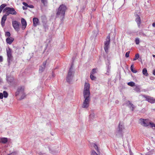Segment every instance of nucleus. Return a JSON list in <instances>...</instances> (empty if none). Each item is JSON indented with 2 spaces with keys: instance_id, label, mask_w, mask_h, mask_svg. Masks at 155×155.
<instances>
[{
  "instance_id": "obj_43",
  "label": "nucleus",
  "mask_w": 155,
  "mask_h": 155,
  "mask_svg": "<svg viewBox=\"0 0 155 155\" xmlns=\"http://www.w3.org/2000/svg\"><path fill=\"white\" fill-rule=\"evenodd\" d=\"M3 95L2 93H0V99H2L3 97Z\"/></svg>"
},
{
  "instance_id": "obj_51",
  "label": "nucleus",
  "mask_w": 155,
  "mask_h": 155,
  "mask_svg": "<svg viewBox=\"0 0 155 155\" xmlns=\"http://www.w3.org/2000/svg\"><path fill=\"white\" fill-rule=\"evenodd\" d=\"M152 26H153V27H155V22H153V23L152 24Z\"/></svg>"
},
{
  "instance_id": "obj_39",
  "label": "nucleus",
  "mask_w": 155,
  "mask_h": 155,
  "mask_svg": "<svg viewBox=\"0 0 155 155\" xmlns=\"http://www.w3.org/2000/svg\"><path fill=\"white\" fill-rule=\"evenodd\" d=\"M96 72V69L95 68H94L92 70V71L91 72V74H93L95 73Z\"/></svg>"
},
{
  "instance_id": "obj_22",
  "label": "nucleus",
  "mask_w": 155,
  "mask_h": 155,
  "mask_svg": "<svg viewBox=\"0 0 155 155\" xmlns=\"http://www.w3.org/2000/svg\"><path fill=\"white\" fill-rule=\"evenodd\" d=\"M72 76H67L66 78V81L68 83L70 84L72 80Z\"/></svg>"
},
{
  "instance_id": "obj_3",
  "label": "nucleus",
  "mask_w": 155,
  "mask_h": 155,
  "mask_svg": "<svg viewBox=\"0 0 155 155\" xmlns=\"http://www.w3.org/2000/svg\"><path fill=\"white\" fill-rule=\"evenodd\" d=\"M24 87H19L17 89V91L15 93V96L20 95H21V98L18 100H21L24 99L25 97V94L24 93Z\"/></svg>"
},
{
  "instance_id": "obj_61",
  "label": "nucleus",
  "mask_w": 155,
  "mask_h": 155,
  "mask_svg": "<svg viewBox=\"0 0 155 155\" xmlns=\"http://www.w3.org/2000/svg\"><path fill=\"white\" fill-rule=\"evenodd\" d=\"M114 0H110V1L112 2H113Z\"/></svg>"
},
{
  "instance_id": "obj_49",
  "label": "nucleus",
  "mask_w": 155,
  "mask_h": 155,
  "mask_svg": "<svg viewBox=\"0 0 155 155\" xmlns=\"http://www.w3.org/2000/svg\"><path fill=\"white\" fill-rule=\"evenodd\" d=\"M11 52H12V50L10 49V61L11 60L12 58V55L11 54Z\"/></svg>"
},
{
  "instance_id": "obj_6",
  "label": "nucleus",
  "mask_w": 155,
  "mask_h": 155,
  "mask_svg": "<svg viewBox=\"0 0 155 155\" xmlns=\"http://www.w3.org/2000/svg\"><path fill=\"white\" fill-rule=\"evenodd\" d=\"M90 96L89 95H84L85 100H84L83 104L82 105V107L84 108H87L89 106V102L90 101Z\"/></svg>"
},
{
  "instance_id": "obj_59",
  "label": "nucleus",
  "mask_w": 155,
  "mask_h": 155,
  "mask_svg": "<svg viewBox=\"0 0 155 155\" xmlns=\"http://www.w3.org/2000/svg\"><path fill=\"white\" fill-rule=\"evenodd\" d=\"M9 79V77H8L7 76V80L8 81Z\"/></svg>"
},
{
  "instance_id": "obj_26",
  "label": "nucleus",
  "mask_w": 155,
  "mask_h": 155,
  "mask_svg": "<svg viewBox=\"0 0 155 155\" xmlns=\"http://www.w3.org/2000/svg\"><path fill=\"white\" fill-rule=\"evenodd\" d=\"M16 12L13 8H10V14L12 15H16Z\"/></svg>"
},
{
  "instance_id": "obj_31",
  "label": "nucleus",
  "mask_w": 155,
  "mask_h": 155,
  "mask_svg": "<svg viewBox=\"0 0 155 155\" xmlns=\"http://www.w3.org/2000/svg\"><path fill=\"white\" fill-rule=\"evenodd\" d=\"M134 65H132L130 67V70L133 73H136L137 72V71L136 70H134Z\"/></svg>"
},
{
  "instance_id": "obj_27",
  "label": "nucleus",
  "mask_w": 155,
  "mask_h": 155,
  "mask_svg": "<svg viewBox=\"0 0 155 155\" xmlns=\"http://www.w3.org/2000/svg\"><path fill=\"white\" fill-rule=\"evenodd\" d=\"M134 88V90L137 92H140V90L139 88V86L138 85H136Z\"/></svg>"
},
{
  "instance_id": "obj_45",
  "label": "nucleus",
  "mask_w": 155,
  "mask_h": 155,
  "mask_svg": "<svg viewBox=\"0 0 155 155\" xmlns=\"http://www.w3.org/2000/svg\"><path fill=\"white\" fill-rule=\"evenodd\" d=\"M14 38L12 37H10V44L12 43L14 41Z\"/></svg>"
},
{
  "instance_id": "obj_41",
  "label": "nucleus",
  "mask_w": 155,
  "mask_h": 155,
  "mask_svg": "<svg viewBox=\"0 0 155 155\" xmlns=\"http://www.w3.org/2000/svg\"><path fill=\"white\" fill-rule=\"evenodd\" d=\"M47 60H46V61H45L43 62V65H42V66L45 68Z\"/></svg>"
},
{
  "instance_id": "obj_55",
  "label": "nucleus",
  "mask_w": 155,
  "mask_h": 155,
  "mask_svg": "<svg viewBox=\"0 0 155 155\" xmlns=\"http://www.w3.org/2000/svg\"><path fill=\"white\" fill-rule=\"evenodd\" d=\"M13 48H15L16 49V50H17L18 49V47H15V46H13Z\"/></svg>"
},
{
  "instance_id": "obj_44",
  "label": "nucleus",
  "mask_w": 155,
  "mask_h": 155,
  "mask_svg": "<svg viewBox=\"0 0 155 155\" xmlns=\"http://www.w3.org/2000/svg\"><path fill=\"white\" fill-rule=\"evenodd\" d=\"M73 63L71 65V67H70L69 70H70L71 71H72L73 67Z\"/></svg>"
},
{
  "instance_id": "obj_21",
  "label": "nucleus",
  "mask_w": 155,
  "mask_h": 155,
  "mask_svg": "<svg viewBox=\"0 0 155 155\" xmlns=\"http://www.w3.org/2000/svg\"><path fill=\"white\" fill-rule=\"evenodd\" d=\"M41 2L43 4L45 7H47L48 6V0H41Z\"/></svg>"
},
{
  "instance_id": "obj_42",
  "label": "nucleus",
  "mask_w": 155,
  "mask_h": 155,
  "mask_svg": "<svg viewBox=\"0 0 155 155\" xmlns=\"http://www.w3.org/2000/svg\"><path fill=\"white\" fill-rule=\"evenodd\" d=\"M94 147L95 149L97 151H98V147L96 144H94Z\"/></svg>"
},
{
  "instance_id": "obj_40",
  "label": "nucleus",
  "mask_w": 155,
  "mask_h": 155,
  "mask_svg": "<svg viewBox=\"0 0 155 155\" xmlns=\"http://www.w3.org/2000/svg\"><path fill=\"white\" fill-rule=\"evenodd\" d=\"M130 53V51H128L126 53L125 57L126 58H128L129 57Z\"/></svg>"
},
{
  "instance_id": "obj_58",
  "label": "nucleus",
  "mask_w": 155,
  "mask_h": 155,
  "mask_svg": "<svg viewBox=\"0 0 155 155\" xmlns=\"http://www.w3.org/2000/svg\"><path fill=\"white\" fill-rule=\"evenodd\" d=\"M39 155H42V154L40 152V153L39 154Z\"/></svg>"
},
{
  "instance_id": "obj_1",
  "label": "nucleus",
  "mask_w": 155,
  "mask_h": 155,
  "mask_svg": "<svg viewBox=\"0 0 155 155\" xmlns=\"http://www.w3.org/2000/svg\"><path fill=\"white\" fill-rule=\"evenodd\" d=\"M67 8L64 4H61L59 7L56 15L57 17L60 18L61 20L62 21L65 17V12Z\"/></svg>"
},
{
  "instance_id": "obj_15",
  "label": "nucleus",
  "mask_w": 155,
  "mask_h": 155,
  "mask_svg": "<svg viewBox=\"0 0 155 155\" xmlns=\"http://www.w3.org/2000/svg\"><path fill=\"white\" fill-rule=\"evenodd\" d=\"M3 12H6L5 15H9L10 14V8L6 7L3 9Z\"/></svg>"
},
{
  "instance_id": "obj_57",
  "label": "nucleus",
  "mask_w": 155,
  "mask_h": 155,
  "mask_svg": "<svg viewBox=\"0 0 155 155\" xmlns=\"http://www.w3.org/2000/svg\"><path fill=\"white\" fill-rule=\"evenodd\" d=\"M2 9L0 8V13L2 12Z\"/></svg>"
},
{
  "instance_id": "obj_60",
  "label": "nucleus",
  "mask_w": 155,
  "mask_h": 155,
  "mask_svg": "<svg viewBox=\"0 0 155 155\" xmlns=\"http://www.w3.org/2000/svg\"><path fill=\"white\" fill-rule=\"evenodd\" d=\"M152 56H153V57H154V58H155V55L153 54V55H152Z\"/></svg>"
},
{
  "instance_id": "obj_38",
  "label": "nucleus",
  "mask_w": 155,
  "mask_h": 155,
  "mask_svg": "<svg viewBox=\"0 0 155 155\" xmlns=\"http://www.w3.org/2000/svg\"><path fill=\"white\" fill-rule=\"evenodd\" d=\"M90 78L92 80H94L95 78V77L92 74H91Z\"/></svg>"
},
{
  "instance_id": "obj_12",
  "label": "nucleus",
  "mask_w": 155,
  "mask_h": 155,
  "mask_svg": "<svg viewBox=\"0 0 155 155\" xmlns=\"http://www.w3.org/2000/svg\"><path fill=\"white\" fill-rule=\"evenodd\" d=\"M135 16L136 17L135 21L137 22L138 27H139L140 26V25L141 24L140 17L139 15L137 14H136Z\"/></svg>"
},
{
  "instance_id": "obj_16",
  "label": "nucleus",
  "mask_w": 155,
  "mask_h": 155,
  "mask_svg": "<svg viewBox=\"0 0 155 155\" xmlns=\"http://www.w3.org/2000/svg\"><path fill=\"white\" fill-rule=\"evenodd\" d=\"M8 15H4L2 18L1 25L2 27L5 25V22L7 16Z\"/></svg>"
},
{
  "instance_id": "obj_56",
  "label": "nucleus",
  "mask_w": 155,
  "mask_h": 155,
  "mask_svg": "<svg viewBox=\"0 0 155 155\" xmlns=\"http://www.w3.org/2000/svg\"><path fill=\"white\" fill-rule=\"evenodd\" d=\"M52 75L53 76V77H54V72L52 71Z\"/></svg>"
},
{
  "instance_id": "obj_50",
  "label": "nucleus",
  "mask_w": 155,
  "mask_h": 155,
  "mask_svg": "<svg viewBox=\"0 0 155 155\" xmlns=\"http://www.w3.org/2000/svg\"><path fill=\"white\" fill-rule=\"evenodd\" d=\"M13 80V77H10V85H11V84H12V82L11 81V80Z\"/></svg>"
},
{
  "instance_id": "obj_30",
  "label": "nucleus",
  "mask_w": 155,
  "mask_h": 155,
  "mask_svg": "<svg viewBox=\"0 0 155 155\" xmlns=\"http://www.w3.org/2000/svg\"><path fill=\"white\" fill-rule=\"evenodd\" d=\"M3 97L5 98H7L8 96V94L5 91H4L3 93Z\"/></svg>"
},
{
  "instance_id": "obj_14",
  "label": "nucleus",
  "mask_w": 155,
  "mask_h": 155,
  "mask_svg": "<svg viewBox=\"0 0 155 155\" xmlns=\"http://www.w3.org/2000/svg\"><path fill=\"white\" fill-rule=\"evenodd\" d=\"M6 51L8 56L7 60L9 64L10 63V47L8 46L6 48Z\"/></svg>"
},
{
  "instance_id": "obj_32",
  "label": "nucleus",
  "mask_w": 155,
  "mask_h": 155,
  "mask_svg": "<svg viewBox=\"0 0 155 155\" xmlns=\"http://www.w3.org/2000/svg\"><path fill=\"white\" fill-rule=\"evenodd\" d=\"M72 73H73L72 71L69 70L67 76H70L73 77V76L72 75Z\"/></svg>"
},
{
  "instance_id": "obj_52",
  "label": "nucleus",
  "mask_w": 155,
  "mask_h": 155,
  "mask_svg": "<svg viewBox=\"0 0 155 155\" xmlns=\"http://www.w3.org/2000/svg\"><path fill=\"white\" fill-rule=\"evenodd\" d=\"M153 74L155 75V70H154L153 71Z\"/></svg>"
},
{
  "instance_id": "obj_37",
  "label": "nucleus",
  "mask_w": 155,
  "mask_h": 155,
  "mask_svg": "<svg viewBox=\"0 0 155 155\" xmlns=\"http://www.w3.org/2000/svg\"><path fill=\"white\" fill-rule=\"evenodd\" d=\"M7 5L6 4H3L1 5V6H0V8L3 10L4 9V8Z\"/></svg>"
},
{
  "instance_id": "obj_9",
  "label": "nucleus",
  "mask_w": 155,
  "mask_h": 155,
  "mask_svg": "<svg viewBox=\"0 0 155 155\" xmlns=\"http://www.w3.org/2000/svg\"><path fill=\"white\" fill-rule=\"evenodd\" d=\"M142 96L145 98V100L149 102L152 104L155 103V99H153V97L145 95H143Z\"/></svg>"
},
{
  "instance_id": "obj_54",
  "label": "nucleus",
  "mask_w": 155,
  "mask_h": 155,
  "mask_svg": "<svg viewBox=\"0 0 155 155\" xmlns=\"http://www.w3.org/2000/svg\"><path fill=\"white\" fill-rule=\"evenodd\" d=\"M119 101L118 100H116L115 101L116 103H118Z\"/></svg>"
},
{
  "instance_id": "obj_13",
  "label": "nucleus",
  "mask_w": 155,
  "mask_h": 155,
  "mask_svg": "<svg viewBox=\"0 0 155 155\" xmlns=\"http://www.w3.org/2000/svg\"><path fill=\"white\" fill-rule=\"evenodd\" d=\"M21 22L22 24V30H24L27 26V22L24 18H22L21 19Z\"/></svg>"
},
{
  "instance_id": "obj_48",
  "label": "nucleus",
  "mask_w": 155,
  "mask_h": 155,
  "mask_svg": "<svg viewBox=\"0 0 155 155\" xmlns=\"http://www.w3.org/2000/svg\"><path fill=\"white\" fill-rule=\"evenodd\" d=\"M22 8H23V9H24V10H26V9H27V7L26 6H23L22 7Z\"/></svg>"
},
{
  "instance_id": "obj_23",
  "label": "nucleus",
  "mask_w": 155,
  "mask_h": 155,
  "mask_svg": "<svg viewBox=\"0 0 155 155\" xmlns=\"http://www.w3.org/2000/svg\"><path fill=\"white\" fill-rule=\"evenodd\" d=\"M95 117V114L94 113H92L89 116V120L90 121H92L93 120V118Z\"/></svg>"
},
{
  "instance_id": "obj_46",
  "label": "nucleus",
  "mask_w": 155,
  "mask_h": 155,
  "mask_svg": "<svg viewBox=\"0 0 155 155\" xmlns=\"http://www.w3.org/2000/svg\"><path fill=\"white\" fill-rule=\"evenodd\" d=\"M17 153L15 152H13L10 153V155H17Z\"/></svg>"
},
{
  "instance_id": "obj_36",
  "label": "nucleus",
  "mask_w": 155,
  "mask_h": 155,
  "mask_svg": "<svg viewBox=\"0 0 155 155\" xmlns=\"http://www.w3.org/2000/svg\"><path fill=\"white\" fill-rule=\"evenodd\" d=\"M91 155H98V154L94 151L92 150L91 152Z\"/></svg>"
},
{
  "instance_id": "obj_2",
  "label": "nucleus",
  "mask_w": 155,
  "mask_h": 155,
  "mask_svg": "<svg viewBox=\"0 0 155 155\" xmlns=\"http://www.w3.org/2000/svg\"><path fill=\"white\" fill-rule=\"evenodd\" d=\"M124 129L125 128L123 123L120 122L115 132L116 136L118 137H123Z\"/></svg>"
},
{
  "instance_id": "obj_33",
  "label": "nucleus",
  "mask_w": 155,
  "mask_h": 155,
  "mask_svg": "<svg viewBox=\"0 0 155 155\" xmlns=\"http://www.w3.org/2000/svg\"><path fill=\"white\" fill-rule=\"evenodd\" d=\"M139 57V54L138 53L136 54L135 55V58L133 59L134 61H135Z\"/></svg>"
},
{
  "instance_id": "obj_10",
  "label": "nucleus",
  "mask_w": 155,
  "mask_h": 155,
  "mask_svg": "<svg viewBox=\"0 0 155 155\" xmlns=\"http://www.w3.org/2000/svg\"><path fill=\"white\" fill-rule=\"evenodd\" d=\"M33 26L35 27L37 25H39L40 22L38 19L36 17H34L33 18Z\"/></svg>"
},
{
  "instance_id": "obj_47",
  "label": "nucleus",
  "mask_w": 155,
  "mask_h": 155,
  "mask_svg": "<svg viewBox=\"0 0 155 155\" xmlns=\"http://www.w3.org/2000/svg\"><path fill=\"white\" fill-rule=\"evenodd\" d=\"M3 61V58L2 56H0V62H2Z\"/></svg>"
},
{
  "instance_id": "obj_4",
  "label": "nucleus",
  "mask_w": 155,
  "mask_h": 155,
  "mask_svg": "<svg viewBox=\"0 0 155 155\" xmlns=\"http://www.w3.org/2000/svg\"><path fill=\"white\" fill-rule=\"evenodd\" d=\"M140 124L141 125L144 127H147L150 125V126L153 128L155 127L154 129H155V124L149 121V120L147 119H143L141 118L140 119Z\"/></svg>"
},
{
  "instance_id": "obj_24",
  "label": "nucleus",
  "mask_w": 155,
  "mask_h": 155,
  "mask_svg": "<svg viewBox=\"0 0 155 155\" xmlns=\"http://www.w3.org/2000/svg\"><path fill=\"white\" fill-rule=\"evenodd\" d=\"M23 4L25 6H26L27 7H29L31 8H34V6L33 5H28L25 2H23Z\"/></svg>"
},
{
  "instance_id": "obj_5",
  "label": "nucleus",
  "mask_w": 155,
  "mask_h": 155,
  "mask_svg": "<svg viewBox=\"0 0 155 155\" xmlns=\"http://www.w3.org/2000/svg\"><path fill=\"white\" fill-rule=\"evenodd\" d=\"M110 36L109 35L107 36L106 41L104 42V49L106 53L108 52V49L110 48Z\"/></svg>"
},
{
  "instance_id": "obj_53",
  "label": "nucleus",
  "mask_w": 155,
  "mask_h": 155,
  "mask_svg": "<svg viewBox=\"0 0 155 155\" xmlns=\"http://www.w3.org/2000/svg\"><path fill=\"white\" fill-rule=\"evenodd\" d=\"M130 155H133V153L131 152V150L130 151Z\"/></svg>"
},
{
  "instance_id": "obj_11",
  "label": "nucleus",
  "mask_w": 155,
  "mask_h": 155,
  "mask_svg": "<svg viewBox=\"0 0 155 155\" xmlns=\"http://www.w3.org/2000/svg\"><path fill=\"white\" fill-rule=\"evenodd\" d=\"M126 104L127 106H128L130 109L131 108L132 111L134 110V106L133 104L131 103L130 101H126Z\"/></svg>"
},
{
  "instance_id": "obj_28",
  "label": "nucleus",
  "mask_w": 155,
  "mask_h": 155,
  "mask_svg": "<svg viewBox=\"0 0 155 155\" xmlns=\"http://www.w3.org/2000/svg\"><path fill=\"white\" fill-rule=\"evenodd\" d=\"M45 67L42 66H40V68L39 70V73H42V72L44 71L45 68Z\"/></svg>"
},
{
  "instance_id": "obj_29",
  "label": "nucleus",
  "mask_w": 155,
  "mask_h": 155,
  "mask_svg": "<svg viewBox=\"0 0 155 155\" xmlns=\"http://www.w3.org/2000/svg\"><path fill=\"white\" fill-rule=\"evenodd\" d=\"M128 85L131 87H133L135 86V83L131 81L127 83Z\"/></svg>"
},
{
  "instance_id": "obj_7",
  "label": "nucleus",
  "mask_w": 155,
  "mask_h": 155,
  "mask_svg": "<svg viewBox=\"0 0 155 155\" xmlns=\"http://www.w3.org/2000/svg\"><path fill=\"white\" fill-rule=\"evenodd\" d=\"M89 88V84L85 83L84 85V89L83 91L84 95L90 96V94Z\"/></svg>"
},
{
  "instance_id": "obj_18",
  "label": "nucleus",
  "mask_w": 155,
  "mask_h": 155,
  "mask_svg": "<svg viewBox=\"0 0 155 155\" xmlns=\"http://www.w3.org/2000/svg\"><path fill=\"white\" fill-rule=\"evenodd\" d=\"M110 62L108 61V64H107V73H106V74L109 75V73L110 71V69L111 68V66L110 65Z\"/></svg>"
},
{
  "instance_id": "obj_20",
  "label": "nucleus",
  "mask_w": 155,
  "mask_h": 155,
  "mask_svg": "<svg viewBox=\"0 0 155 155\" xmlns=\"http://www.w3.org/2000/svg\"><path fill=\"white\" fill-rule=\"evenodd\" d=\"M42 22L43 23V25L45 31H46L48 29V26L46 24L45 21H42Z\"/></svg>"
},
{
  "instance_id": "obj_19",
  "label": "nucleus",
  "mask_w": 155,
  "mask_h": 155,
  "mask_svg": "<svg viewBox=\"0 0 155 155\" xmlns=\"http://www.w3.org/2000/svg\"><path fill=\"white\" fill-rule=\"evenodd\" d=\"M8 139L6 138H0V143H5L7 142Z\"/></svg>"
},
{
  "instance_id": "obj_25",
  "label": "nucleus",
  "mask_w": 155,
  "mask_h": 155,
  "mask_svg": "<svg viewBox=\"0 0 155 155\" xmlns=\"http://www.w3.org/2000/svg\"><path fill=\"white\" fill-rule=\"evenodd\" d=\"M143 74L146 76H147L148 74L147 73V69L146 68H144L142 71Z\"/></svg>"
},
{
  "instance_id": "obj_8",
  "label": "nucleus",
  "mask_w": 155,
  "mask_h": 155,
  "mask_svg": "<svg viewBox=\"0 0 155 155\" xmlns=\"http://www.w3.org/2000/svg\"><path fill=\"white\" fill-rule=\"evenodd\" d=\"M12 24L15 29L16 31H19V25L20 23L16 21H12Z\"/></svg>"
},
{
  "instance_id": "obj_34",
  "label": "nucleus",
  "mask_w": 155,
  "mask_h": 155,
  "mask_svg": "<svg viewBox=\"0 0 155 155\" xmlns=\"http://www.w3.org/2000/svg\"><path fill=\"white\" fill-rule=\"evenodd\" d=\"M139 35H143V36H146L147 35H146L143 32V31L142 30H140L139 33Z\"/></svg>"
},
{
  "instance_id": "obj_35",
  "label": "nucleus",
  "mask_w": 155,
  "mask_h": 155,
  "mask_svg": "<svg viewBox=\"0 0 155 155\" xmlns=\"http://www.w3.org/2000/svg\"><path fill=\"white\" fill-rule=\"evenodd\" d=\"M135 42L137 45H138L140 43L139 39L138 38H136Z\"/></svg>"
},
{
  "instance_id": "obj_17",
  "label": "nucleus",
  "mask_w": 155,
  "mask_h": 155,
  "mask_svg": "<svg viewBox=\"0 0 155 155\" xmlns=\"http://www.w3.org/2000/svg\"><path fill=\"white\" fill-rule=\"evenodd\" d=\"M5 36L7 37H8L6 39V42L7 44H10V32L9 31H7L5 32Z\"/></svg>"
}]
</instances>
